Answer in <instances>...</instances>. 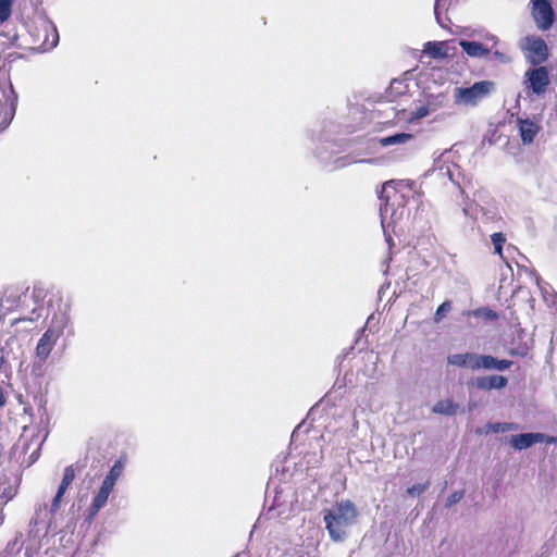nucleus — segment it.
<instances>
[{"mask_svg": "<svg viewBox=\"0 0 557 557\" xmlns=\"http://www.w3.org/2000/svg\"><path fill=\"white\" fill-rule=\"evenodd\" d=\"M413 138V135L410 133H396L394 135L379 138L377 144L383 148L389 146H404L412 141Z\"/></svg>", "mask_w": 557, "mask_h": 557, "instance_id": "f3484780", "label": "nucleus"}, {"mask_svg": "<svg viewBox=\"0 0 557 557\" xmlns=\"http://www.w3.org/2000/svg\"><path fill=\"white\" fill-rule=\"evenodd\" d=\"M508 381L503 375L482 376L475 380V386L482 391L502 389Z\"/></svg>", "mask_w": 557, "mask_h": 557, "instance_id": "f8f14e48", "label": "nucleus"}, {"mask_svg": "<svg viewBox=\"0 0 557 557\" xmlns=\"http://www.w3.org/2000/svg\"><path fill=\"white\" fill-rule=\"evenodd\" d=\"M525 89L528 95L533 94L539 97L544 96L550 85V78L547 67L537 66L529 69L524 73Z\"/></svg>", "mask_w": 557, "mask_h": 557, "instance_id": "423d86ee", "label": "nucleus"}, {"mask_svg": "<svg viewBox=\"0 0 557 557\" xmlns=\"http://www.w3.org/2000/svg\"><path fill=\"white\" fill-rule=\"evenodd\" d=\"M454 310L453 302L449 300L444 301L436 310L435 313H447Z\"/></svg>", "mask_w": 557, "mask_h": 557, "instance_id": "f704fd0d", "label": "nucleus"}, {"mask_svg": "<svg viewBox=\"0 0 557 557\" xmlns=\"http://www.w3.org/2000/svg\"><path fill=\"white\" fill-rule=\"evenodd\" d=\"M0 2L5 3V4H9V5H11V7H12V4H13L14 0H0Z\"/></svg>", "mask_w": 557, "mask_h": 557, "instance_id": "79ce46f5", "label": "nucleus"}, {"mask_svg": "<svg viewBox=\"0 0 557 557\" xmlns=\"http://www.w3.org/2000/svg\"><path fill=\"white\" fill-rule=\"evenodd\" d=\"M0 2L5 3V4H9V5H11V7H12V4H13L14 0H0Z\"/></svg>", "mask_w": 557, "mask_h": 557, "instance_id": "a19ab883", "label": "nucleus"}, {"mask_svg": "<svg viewBox=\"0 0 557 557\" xmlns=\"http://www.w3.org/2000/svg\"><path fill=\"white\" fill-rule=\"evenodd\" d=\"M542 437L539 436V433H521L517 435H512L509 440V443L512 447L518 450L527 449L534 444H537V441Z\"/></svg>", "mask_w": 557, "mask_h": 557, "instance_id": "4468645a", "label": "nucleus"}, {"mask_svg": "<svg viewBox=\"0 0 557 557\" xmlns=\"http://www.w3.org/2000/svg\"><path fill=\"white\" fill-rule=\"evenodd\" d=\"M423 52L435 59L445 58L447 55L445 44L442 41H428L424 45Z\"/></svg>", "mask_w": 557, "mask_h": 557, "instance_id": "aec40b11", "label": "nucleus"}, {"mask_svg": "<svg viewBox=\"0 0 557 557\" xmlns=\"http://www.w3.org/2000/svg\"><path fill=\"white\" fill-rule=\"evenodd\" d=\"M431 113V109L429 106H420L418 107L411 115L412 120H418L428 116Z\"/></svg>", "mask_w": 557, "mask_h": 557, "instance_id": "473e14b6", "label": "nucleus"}, {"mask_svg": "<svg viewBox=\"0 0 557 557\" xmlns=\"http://www.w3.org/2000/svg\"><path fill=\"white\" fill-rule=\"evenodd\" d=\"M519 133L523 145H530L539 134L540 125L529 119L518 120Z\"/></svg>", "mask_w": 557, "mask_h": 557, "instance_id": "9b49d317", "label": "nucleus"}, {"mask_svg": "<svg viewBox=\"0 0 557 557\" xmlns=\"http://www.w3.org/2000/svg\"><path fill=\"white\" fill-rule=\"evenodd\" d=\"M65 493L57 491L50 506V512L54 515L61 507V503Z\"/></svg>", "mask_w": 557, "mask_h": 557, "instance_id": "2f4dec72", "label": "nucleus"}, {"mask_svg": "<svg viewBox=\"0 0 557 557\" xmlns=\"http://www.w3.org/2000/svg\"><path fill=\"white\" fill-rule=\"evenodd\" d=\"M532 16L539 29L548 30L555 21V12L547 0H531Z\"/></svg>", "mask_w": 557, "mask_h": 557, "instance_id": "6e6552de", "label": "nucleus"}, {"mask_svg": "<svg viewBox=\"0 0 557 557\" xmlns=\"http://www.w3.org/2000/svg\"><path fill=\"white\" fill-rule=\"evenodd\" d=\"M463 496H465V492L463 491H456V492L451 493L447 497L445 506L446 507L454 506L455 504L459 503L463 498Z\"/></svg>", "mask_w": 557, "mask_h": 557, "instance_id": "7c9ffc66", "label": "nucleus"}, {"mask_svg": "<svg viewBox=\"0 0 557 557\" xmlns=\"http://www.w3.org/2000/svg\"><path fill=\"white\" fill-rule=\"evenodd\" d=\"M515 298L525 300L529 302V309L530 310H542V308L535 307V299L531 297L530 293L527 290H520L518 294L515 295Z\"/></svg>", "mask_w": 557, "mask_h": 557, "instance_id": "c85d7f7f", "label": "nucleus"}, {"mask_svg": "<svg viewBox=\"0 0 557 557\" xmlns=\"http://www.w3.org/2000/svg\"><path fill=\"white\" fill-rule=\"evenodd\" d=\"M42 30L46 34L41 45L44 50H50L57 47L59 42V34L55 26L51 23L45 22L42 24Z\"/></svg>", "mask_w": 557, "mask_h": 557, "instance_id": "a211bd4d", "label": "nucleus"}, {"mask_svg": "<svg viewBox=\"0 0 557 557\" xmlns=\"http://www.w3.org/2000/svg\"><path fill=\"white\" fill-rule=\"evenodd\" d=\"M358 517L356 506L350 500H342L324 510L323 520L330 537L342 542L347 537V530L355 524Z\"/></svg>", "mask_w": 557, "mask_h": 557, "instance_id": "f03ea898", "label": "nucleus"}, {"mask_svg": "<svg viewBox=\"0 0 557 557\" xmlns=\"http://www.w3.org/2000/svg\"><path fill=\"white\" fill-rule=\"evenodd\" d=\"M74 479H75V471H74L73 466L66 467L65 470H64V473H63L62 481H61V483H60V485H59L57 491L65 493L66 490L69 488V486L74 481Z\"/></svg>", "mask_w": 557, "mask_h": 557, "instance_id": "b1692460", "label": "nucleus"}, {"mask_svg": "<svg viewBox=\"0 0 557 557\" xmlns=\"http://www.w3.org/2000/svg\"><path fill=\"white\" fill-rule=\"evenodd\" d=\"M374 318V315H370L369 319H368V323H370V321Z\"/></svg>", "mask_w": 557, "mask_h": 557, "instance_id": "a18cd8bd", "label": "nucleus"}, {"mask_svg": "<svg viewBox=\"0 0 557 557\" xmlns=\"http://www.w3.org/2000/svg\"><path fill=\"white\" fill-rule=\"evenodd\" d=\"M12 13V7L0 2V23L5 22Z\"/></svg>", "mask_w": 557, "mask_h": 557, "instance_id": "72a5a7b5", "label": "nucleus"}, {"mask_svg": "<svg viewBox=\"0 0 557 557\" xmlns=\"http://www.w3.org/2000/svg\"><path fill=\"white\" fill-rule=\"evenodd\" d=\"M516 430H518V425L515 423H508V422L488 423L486 425V433L487 432L505 433L508 431H516Z\"/></svg>", "mask_w": 557, "mask_h": 557, "instance_id": "5701e85b", "label": "nucleus"}, {"mask_svg": "<svg viewBox=\"0 0 557 557\" xmlns=\"http://www.w3.org/2000/svg\"><path fill=\"white\" fill-rule=\"evenodd\" d=\"M234 557H250V556L245 553H239V554L235 555Z\"/></svg>", "mask_w": 557, "mask_h": 557, "instance_id": "c03bdc74", "label": "nucleus"}, {"mask_svg": "<svg viewBox=\"0 0 557 557\" xmlns=\"http://www.w3.org/2000/svg\"><path fill=\"white\" fill-rule=\"evenodd\" d=\"M493 57H494L496 60H498V61H500V62H503V63H506V62H508V61H509V58H508L505 53H503V52H500V51H497V50L493 52Z\"/></svg>", "mask_w": 557, "mask_h": 557, "instance_id": "e433bc0d", "label": "nucleus"}, {"mask_svg": "<svg viewBox=\"0 0 557 557\" xmlns=\"http://www.w3.org/2000/svg\"><path fill=\"white\" fill-rule=\"evenodd\" d=\"M33 302L30 313H66L71 309L67 299L60 290L35 288Z\"/></svg>", "mask_w": 557, "mask_h": 557, "instance_id": "7ed1b4c3", "label": "nucleus"}, {"mask_svg": "<svg viewBox=\"0 0 557 557\" xmlns=\"http://www.w3.org/2000/svg\"><path fill=\"white\" fill-rule=\"evenodd\" d=\"M33 442H34L35 447H34V449L32 450V453H30V455L28 457L27 466L33 465L38 459L41 443H40V441H39V438L37 436H34L29 442L26 438L23 437L20 441V443L17 444V446L22 447V451L24 454H27V451L30 448V444Z\"/></svg>", "mask_w": 557, "mask_h": 557, "instance_id": "6ab92c4d", "label": "nucleus"}, {"mask_svg": "<svg viewBox=\"0 0 557 557\" xmlns=\"http://www.w3.org/2000/svg\"><path fill=\"white\" fill-rule=\"evenodd\" d=\"M456 410L457 405L451 399L440 400L432 408L433 413L444 416H453L456 413Z\"/></svg>", "mask_w": 557, "mask_h": 557, "instance_id": "412c9836", "label": "nucleus"}, {"mask_svg": "<svg viewBox=\"0 0 557 557\" xmlns=\"http://www.w3.org/2000/svg\"><path fill=\"white\" fill-rule=\"evenodd\" d=\"M112 490L113 487L102 482L99 492L94 497L92 503L90 505L88 515L89 519H92L98 513V511L107 504L109 495L112 492Z\"/></svg>", "mask_w": 557, "mask_h": 557, "instance_id": "ddd939ff", "label": "nucleus"}, {"mask_svg": "<svg viewBox=\"0 0 557 557\" xmlns=\"http://www.w3.org/2000/svg\"><path fill=\"white\" fill-rule=\"evenodd\" d=\"M14 113V108H11V116L13 115Z\"/></svg>", "mask_w": 557, "mask_h": 557, "instance_id": "49530a36", "label": "nucleus"}, {"mask_svg": "<svg viewBox=\"0 0 557 557\" xmlns=\"http://www.w3.org/2000/svg\"><path fill=\"white\" fill-rule=\"evenodd\" d=\"M67 322L66 315H54L51 326L42 334L35 349L38 367H41L49 357Z\"/></svg>", "mask_w": 557, "mask_h": 557, "instance_id": "20e7f679", "label": "nucleus"}, {"mask_svg": "<svg viewBox=\"0 0 557 557\" xmlns=\"http://www.w3.org/2000/svg\"><path fill=\"white\" fill-rule=\"evenodd\" d=\"M4 519H5V515H4V503H3V504H0V527L3 524Z\"/></svg>", "mask_w": 557, "mask_h": 557, "instance_id": "58836bf2", "label": "nucleus"}, {"mask_svg": "<svg viewBox=\"0 0 557 557\" xmlns=\"http://www.w3.org/2000/svg\"><path fill=\"white\" fill-rule=\"evenodd\" d=\"M521 50L532 65H539L548 59V48L539 36H527L520 40Z\"/></svg>", "mask_w": 557, "mask_h": 557, "instance_id": "0eeeda50", "label": "nucleus"}, {"mask_svg": "<svg viewBox=\"0 0 557 557\" xmlns=\"http://www.w3.org/2000/svg\"><path fill=\"white\" fill-rule=\"evenodd\" d=\"M446 174L449 176L450 181H453V174L449 168H447Z\"/></svg>", "mask_w": 557, "mask_h": 557, "instance_id": "37998d69", "label": "nucleus"}, {"mask_svg": "<svg viewBox=\"0 0 557 557\" xmlns=\"http://www.w3.org/2000/svg\"><path fill=\"white\" fill-rule=\"evenodd\" d=\"M467 313H478V314H481V313H494L492 310H488V309H485V308H480L478 310H474V311H468Z\"/></svg>", "mask_w": 557, "mask_h": 557, "instance_id": "4c0bfd02", "label": "nucleus"}, {"mask_svg": "<svg viewBox=\"0 0 557 557\" xmlns=\"http://www.w3.org/2000/svg\"><path fill=\"white\" fill-rule=\"evenodd\" d=\"M429 487V483H424V484H414L412 485L411 487H409L407 490V494L414 497V496H419L421 495L422 493H424Z\"/></svg>", "mask_w": 557, "mask_h": 557, "instance_id": "c756f323", "label": "nucleus"}, {"mask_svg": "<svg viewBox=\"0 0 557 557\" xmlns=\"http://www.w3.org/2000/svg\"><path fill=\"white\" fill-rule=\"evenodd\" d=\"M459 46L471 58H484L490 53V48L475 40H460Z\"/></svg>", "mask_w": 557, "mask_h": 557, "instance_id": "2eb2a0df", "label": "nucleus"}, {"mask_svg": "<svg viewBox=\"0 0 557 557\" xmlns=\"http://www.w3.org/2000/svg\"><path fill=\"white\" fill-rule=\"evenodd\" d=\"M447 361L455 367L476 370V354H454L448 356Z\"/></svg>", "mask_w": 557, "mask_h": 557, "instance_id": "dca6fc26", "label": "nucleus"}, {"mask_svg": "<svg viewBox=\"0 0 557 557\" xmlns=\"http://www.w3.org/2000/svg\"><path fill=\"white\" fill-rule=\"evenodd\" d=\"M539 436H541L542 438L539 440L537 443L557 444V437L555 436L546 435L543 433H539Z\"/></svg>", "mask_w": 557, "mask_h": 557, "instance_id": "c9c22d12", "label": "nucleus"}, {"mask_svg": "<svg viewBox=\"0 0 557 557\" xmlns=\"http://www.w3.org/2000/svg\"><path fill=\"white\" fill-rule=\"evenodd\" d=\"M543 301L550 313L557 312V295L555 293L545 290L543 293Z\"/></svg>", "mask_w": 557, "mask_h": 557, "instance_id": "a878e982", "label": "nucleus"}, {"mask_svg": "<svg viewBox=\"0 0 557 557\" xmlns=\"http://www.w3.org/2000/svg\"><path fill=\"white\" fill-rule=\"evenodd\" d=\"M494 89L495 84L492 81H480L470 87H456L454 89V102L456 104L474 107L492 94Z\"/></svg>", "mask_w": 557, "mask_h": 557, "instance_id": "39448f33", "label": "nucleus"}, {"mask_svg": "<svg viewBox=\"0 0 557 557\" xmlns=\"http://www.w3.org/2000/svg\"><path fill=\"white\" fill-rule=\"evenodd\" d=\"M410 193L409 184L403 181H389L383 185L381 199L385 202L380 208V215L385 232L386 228L396 225L404 218L405 206Z\"/></svg>", "mask_w": 557, "mask_h": 557, "instance_id": "f257e3e1", "label": "nucleus"}, {"mask_svg": "<svg viewBox=\"0 0 557 557\" xmlns=\"http://www.w3.org/2000/svg\"><path fill=\"white\" fill-rule=\"evenodd\" d=\"M512 361L510 360H498L492 356L476 355V370H498L505 371L510 368Z\"/></svg>", "mask_w": 557, "mask_h": 557, "instance_id": "9d476101", "label": "nucleus"}, {"mask_svg": "<svg viewBox=\"0 0 557 557\" xmlns=\"http://www.w3.org/2000/svg\"><path fill=\"white\" fill-rule=\"evenodd\" d=\"M491 240L494 246L495 253L503 258V245L506 242L505 235L503 233H493L491 235Z\"/></svg>", "mask_w": 557, "mask_h": 557, "instance_id": "bb28decb", "label": "nucleus"}, {"mask_svg": "<svg viewBox=\"0 0 557 557\" xmlns=\"http://www.w3.org/2000/svg\"><path fill=\"white\" fill-rule=\"evenodd\" d=\"M4 404H5V398H4L2 389L0 388V408L2 406H4Z\"/></svg>", "mask_w": 557, "mask_h": 557, "instance_id": "ea45409f", "label": "nucleus"}, {"mask_svg": "<svg viewBox=\"0 0 557 557\" xmlns=\"http://www.w3.org/2000/svg\"><path fill=\"white\" fill-rule=\"evenodd\" d=\"M470 36L478 37L481 39L483 45L487 47L491 45L492 47L496 46L499 42V39L492 33L483 32V30H475Z\"/></svg>", "mask_w": 557, "mask_h": 557, "instance_id": "393cba45", "label": "nucleus"}, {"mask_svg": "<svg viewBox=\"0 0 557 557\" xmlns=\"http://www.w3.org/2000/svg\"><path fill=\"white\" fill-rule=\"evenodd\" d=\"M3 315H0V320L2 319Z\"/></svg>", "mask_w": 557, "mask_h": 557, "instance_id": "de8ad7c7", "label": "nucleus"}, {"mask_svg": "<svg viewBox=\"0 0 557 557\" xmlns=\"http://www.w3.org/2000/svg\"><path fill=\"white\" fill-rule=\"evenodd\" d=\"M26 297L21 300V297L11 293L10 295L0 292V313H11L14 311L24 310Z\"/></svg>", "mask_w": 557, "mask_h": 557, "instance_id": "1a4fd4ad", "label": "nucleus"}, {"mask_svg": "<svg viewBox=\"0 0 557 557\" xmlns=\"http://www.w3.org/2000/svg\"><path fill=\"white\" fill-rule=\"evenodd\" d=\"M123 468H124V466H123L122 461H120V460L115 461L102 482L108 484L111 487H114L116 481L122 475Z\"/></svg>", "mask_w": 557, "mask_h": 557, "instance_id": "4be33fe9", "label": "nucleus"}, {"mask_svg": "<svg viewBox=\"0 0 557 557\" xmlns=\"http://www.w3.org/2000/svg\"><path fill=\"white\" fill-rule=\"evenodd\" d=\"M445 10H446V0H435L434 13H435V17H436L438 25L442 27H446L444 20L442 17V14H441V11H445Z\"/></svg>", "mask_w": 557, "mask_h": 557, "instance_id": "cd10ccee", "label": "nucleus"}]
</instances>
